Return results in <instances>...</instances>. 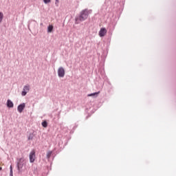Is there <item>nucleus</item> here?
<instances>
[{"label":"nucleus","mask_w":176,"mask_h":176,"mask_svg":"<svg viewBox=\"0 0 176 176\" xmlns=\"http://www.w3.org/2000/svg\"><path fill=\"white\" fill-rule=\"evenodd\" d=\"M24 108H25V103H22L19 104L17 107L18 112H19V113H21V112L24 111Z\"/></svg>","instance_id":"423d86ee"},{"label":"nucleus","mask_w":176,"mask_h":176,"mask_svg":"<svg viewBox=\"0 0 176 176\" xmlns=\"http://www.w3.org/2000/svg\"><path fill=\"white\" fill-rule=\"evenodd\" d=\"M52 151H48V152H47V159H50V157L52 156Z\"/></svg>","instance_id":"f8f14e48"},{"label":"nucleus","mask_w":176,"mask_h":176,"mask_svg":"<svg viewBox=\"0 0 176 176\" xmlns=\"http://www.w3.org/2000/svg\"><path fill=\"white\" fill-rule=\"evenodd\" d=\"M34 138V135L32 134H30L29 137H28V140H33Z\"/></svg>","instance_id":"4468645a"},{"label":"nucleus","mask_w":176,"mask_h":176,"mask_svg":"<svg viewBox=\"0 0 176 176\" xmlns=\"http://www.w3.org/2000/svg\"><path fill=\"white\" fill-rule=\"evenodd\" d=\"M53 31V25H50L47 28V32H52Z\"/></svg>","instance_id":"1a4fd4ad"},{"label":"nucleus","mask_w":176,"mask_h":176,"mask_svg":"<svg viewBox=\"0 0 176 176\" xmlns=\"http://www.w3.org/2000/svg\"><path fill=\"white\" fill-rule=\"evenodd\" d=\"M58 76L59 78H64L65 76V69L63 67L58 69Z\"/></svg>","instance_id":"7ed1b4c3"},{"label":"nucleus","mask_w":176,"mask_h":176,"mask_svg":"<svg viewBox=\"0 0 176 176\" xmlns=\"http://www.w3.org/2000/svg\"><path fill=\"white\" fill-rule=\"evenodd\" d=\"M43 127H47V122L44 121L42 122Z\"/></svg>","instance_id":"ddd939ff"},{"label":"nucleus","mask_w":176,"mask_h":176,"mask_svg":"<svg viewBox=\"0 0 176 176\" xmlns=\"http://www.w3.org/2000/svg\"><path fill=\"white\" fill-rule=\"evenodd\" d=\"M12 170V166H10V170Z\"/></svg>","instance_id":"6ab92c4d"},{"label":"nucleus","mask_w":176,"mask_h":176,"mask_svg":"<svg viewBox=\"0 0 176 176\" xmlns=\"http://www.w3.org/2000/svg\"><path fill=\"white\" fill-rule=\"evenodd\" d=\"M107 29L105 28H100V30L99 31V36L102 37L105 36L107 35Z\"/></svg>","instance_id":"39448f33"},{"label":"nucleus","mask_w":176,"mask_h":176,"mask_svg":"<svg viewBox=\"0 0 176 176\" xmlns=\"http://www.w3.org/2000/svg\"><path fill=\"white\" fill-rule=\"evenodd\" d=\"M29 159L30 163H34L35 162L36 156H35V150H32L29 155Z\"/></svg>","instance_id":"20e7f679"},{"label":"nucleus","mask_w":176,"mask_h":176,"mask_svg":"<svg viewBox=\"0 0 176 176\" xmlns=\"http://www.w3.org/2000/svg\"><path fill=\"white\" fill-rule=\"evenodd\" d=\"M3 20V13L0 12V23H2Z\"/></svg>","instance_id":"9b49d317"},{"label":"nucleus","mask_w":176,"mask_h":176,"mask_svg":"<svg viewBox=\"0 0 176 176\" xmlns=\"http://www.w3.org/2000/svg\"><path fill=\"white\" fill-rule=\"evenodd\" d=\"M25 166V159H24V157H22L17 160V167L18 170H20L23 167Z\"/></svg>","instance_id":"f03ea898"},{"label":"nucleus","mask_w":176,"mask_h":176,"mask_svg":"<svg viewBox=\"0 0 176 176\" xmlns=\"http://www.w3.org/2000/svg\"><path fill=\"white\" fill-rule=\"evenodd\" d=\"M98 94H100V91L88 94V97H94V96H96V97H97V96H98Z\"/></svg>","instance_id":"6e6552de"},{"label":"nucleus","mask_w":176,"mask_h":176,"mask_svg":"<svg viewBox=\"0 0 176 176\" xmlns=\"http://www.w3.org/2000/svg\"><path fill=\"white\" fill-rule=\"evenodd\" d=\"M89 14H90V11H89L87 9L82 10L80 16L76 18V24H79L80 21H85V20H86L87 17H89Z\"/></svg>","instance_id":"f257e3e1"},{"label":"nucleus","mask_w":176,"mask_h":176,"mask_svg":"<svg viewBox=\"0 0 176 176\" xmlns=\"http://www.w3.org/2000/svg\"><path fill=\"white\" fill-rule=\"evenodd\" d=\"M43 2L45 3H50V0H43Z\"/></svg>","instance_id":"dca6fc26"},{"label":"nucleus","mask_w":176,"mask_h":176,"mask_svg":"<svg viewBox=\"0 0 176 176\" xmlns=\"http://www.w3.org/2000/svg\"><path fill=\"white\" fill-rule=\"evenodd\" d=\"M10 176H13V169H11V170H10Z\"/></svg>","instance_id":"f3484780"},{"label":"nucleus","mask_w":176,"mask_h":176,"mask_svg":"<svg viewBox=\"0 0 176 176\" xmlns=\"http://www.w3.org/2000/svg\"><path fill=\"white\" fill-rule=\"evenodd\" d=\"M7 107H8V108H13V102L10 100H8L7 101Z\"/></svg>","instance_id":"0eeeda50"},{"label":"nucleus","mask_w":176,"mask_h":176,"mask_svg":"<svg viewBox=\"0 0 176 176\" xmlns=\"http://www.w3.org/2000/svg\"><path fill=\"white\" fill-rule=\"evenodd\" d=\"M21 95H22L23 96H26V95H27V91L23 90L22 93H21Z\"/></svg>","instance_id":"2eb2a0df"},{"label":"nucleus","mask_w":176,"mask_h":176,"mask_svg":"<svg viewBox=\"0 0 176 176\" xmlns=\"http://www.w3.org/2000/svg\"><path fill=\"white\" fill-rule=\"evenodd\" d=\"M23 90L24 91H26L27 93H28V91H30V86H25L24 87H23Z\"/></svg>","instance_id":"9d476101"},{"label":"nucleus","mask_w":176,"mask_h":176,"mask_svg":"<svg viewBox=\"0 0 176 176\" xmlns=\"http://www.w3.org/2000/svg\"><path fill=\"white\" fill-rule=\"evenodd\" d=\"M2 170V167L0 166V171Z\"/></svg>","instance_id":"a211bd4d"}]
</instances>
